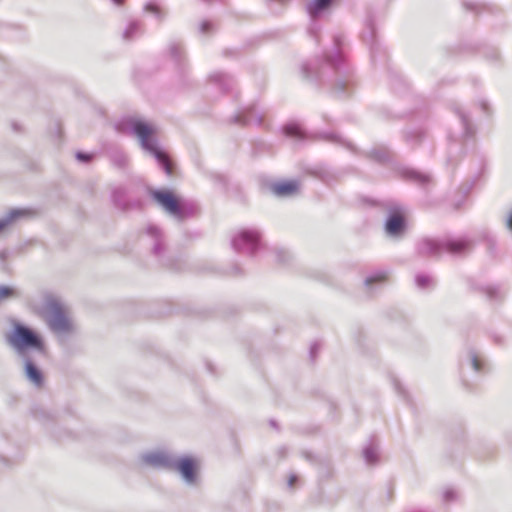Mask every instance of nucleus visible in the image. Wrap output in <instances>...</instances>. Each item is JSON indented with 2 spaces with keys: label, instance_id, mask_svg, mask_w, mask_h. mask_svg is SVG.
<instances>
[{
  "label": "nucleus",
  "instance_id": "11",
  "mask_svg": "<svg viewBox=\"0 0 512 512\" xmlns=\"http://www.w3.org/2000/svg\"><path fill=\"white\" fill-rule=\"evenodd\" d=\"M461 368L463 373L466 369H470L476 374H482L486 372V362L480 354L471 350L468 352L467 357L462 361Z\"/></svg>",
  "mask_w": 512,
  "mask_h": 512
},
{
  "label": "nucleus",
  "instance_id": "33",
  "mask_svg": "<svg viewBox=\"0 0 512 512\" xmlns=\"http://www.w3.org/2000/svg\"><path fill=\"white\" fill-rule=\"evenodd\" d=\"M227 274H230V275L235 276V277L236 276H240V275L243 274V269L239 265L235 264V265L230 267L228 272L226 271V275Z\"/></svg>",
  "mask_w": 512,
  "mask_h": 512
},
{
  "label": "nucleus",
  "instance_id": "9",
  "mask_svg": "<svg viewBox=\"0 0 512 512\" xmlns=\"http://www.w3.org/2000/svg\"><path fill=\"white\" fill-rule=\"evenodd\" d=\"M389 216L385 222V230L389 236H399L405 228L404 209L401 205L391 202L388 205Z\"/></svg>",
  "mask_w": 512,
  "mask_h": 512
},
{
  "label": "nucleus",
  "instance_id": "23",
  "mask_svg": "<svg viewBox=\"0 0 512 512\" xmlns=\"http://www.w3.org/2000/svg\"><path fill=\"white\" fill-rule=\"evenodd\" d=\"M387 279V274L383 271H378L365 279V285L371 288L374 284H381Z\"/></svg>",
  "mask_w": 512,
  "mask_h": 512
},
{
  "label": "nucleus",
  "instance_id": "26",
  "mask_svg": "<svg viewBox=\"0 0 512 512\" xmlns=\"http://www.w3.org/2000/svg\"><path fill=\"white\" fill-rule=\"evenodd\" d=\"M416 285L421 289L430 288L433 285V279L426 274H418L415 277Z\"/></svg>",
  "mask_w": 512,
  "mask_h": 512
},
{
  "label": "nucleus",
  "instance_id": "10",
  "mask_svg": "<svg viewBox=\"0 0 512 512\" xmlns=\"http://www.w3.org/2000/svg\"><path fill=\"white\" fill-rule=\"evenodd\" d=\"M229 123L239 126H260L263 123V114L255 105H250L240 109L235 115L231 116Z\"/></svg>",
  "mask_w": 512,
  "mask_h": 512
},
{
  "label": "nucleus",
  "instance_id": "40",
  "mask_svg": "<svg viewBox=\"0 0 512 512\" xmlns=\"http://www.w3.org/2000/svg\"><path fill=\"white\" fill-rule=\"evenodd\" d=\"M492 339H493V341L496 344H502L503 343V338L501 336H499V335H493Z\"/></svg>",
  "mask_w": 512,
  "mask_h": 512
},
{
  "label": "nucleus",
  "instance_id": "36",
  "mask_svg": "<svg viewBox=\"0 0 512 512\" xmlns=\"http://www.w3.org/2000/svg\"><path fill=\"white\" fill-rule=\"evenodd\" d=\"M393 385H394V387H395V390H396L399 394H401V395H405V391H404V389L402 388L401 383H400L397 379H394V380H393Z\"/></svg>",
  "mask_w": 512,
  "mask_h": 512
},
{
  "label": "nucleus",
  "instance_id": "3",
  "mask_svg": "<svg viewBox=\"0 0 512 512\" xmlns=\"http://www.w3.org/2000/svg\"><path fill=\"white\" fill-rule=\"evenodd\" d=\"M34 312L43 318L55 333H67L73 328L67 309L54 296H47L44 305L34 308Z\"/></svg>",
  "mask_w": 512,
  "mask_h": 512
},
{
  "label": "nucleus",
  "instance_id": "31",
  "mask_svg": "<svg viewBox=\"0 0 512 512\" xmlns=\"http://www.w3.org/2000/svg\"><path fill=\"white\" fill-rule=\"evenodd\" d=\"M457 499V493L455 490L453 489H446L444 492H443V501L445 503H450V502H453Z\"/></svg>",
  "mask_w": 512,
  "mask_h": 512
},
{
  "label": "nucleus",
  "instance_id": "24",
  "mask_svg": "<svg viewBox=\"0 0 512 512\" xmlns=\"http://www.w3.org/2000/svg\"><path fill=\"white\" fill-rule=\"evenodd\" d=\"M323 138L328 140V141H330V142L343 145L347 149L355 152V147L350 142L342 139L339 135H337L335 133H325V134H323Z\"/></svg>",
  "mask_w": 512,
  "mask_h": 512
},
{
  "label": "nucleus",
  "instance_id": "45",
  "mask_svg": "<svg viewBox=\"0 0 512 512\" xmlns=\"http://www.w3.org/2000/svg\"><path fill=\"white\" fill-rule=\"evenodd\" d=\"M18 214H20V212H13L11 216H12V218H14V217H16Z\"/></svg>",
  "mask_w": 512,
  "mask_h": 512
},
{
  "label": "nucleus",
  "instance_id": "30",
  "mask_svg": "<svg viewBox=\"0 0 512 512\" xmlns=\"http://www.w3.org/2000/svg\"><path fill=\"white\" fill-rule=\"evenodd\" d=\"M225 91H226V97L228 95H230L231 97H233L235 99L238 97V92L234 89V81L229 79L227 76H226V88H225Z\"/></svg>",
  "mask_w": 512,
  "mask_h": 512
},
{
  "label": "nucleus",
  "instance_id": "7",
  "mask_svg": "<svg viewBox=\"0 0 512 512\" xmlns=\"http://www.w3.org/2000/svg\"><path fill=\"white\" fill-rule=\"evenodd\" d=\"M153 200L158 203L168 213L183 218L185 216V206L180 197L169 189H160L152 191Z\"/></svg>",
  "mask_w": 512,
  "mask_h": 512
},
{
  "label": "nucleus",
  "instance_id": "17",
  "mask_svg": "<svg viewBox=\"0 0 512 512\" xmlns=\"http://www.w3.org/2000/svg\"><path fill=\"white\" fill-rule=\"evenodd\" d=\"M488 300L500 302L504 299L506 293L500 286L487 285L479 288Z\"/></svg>",
  "mask_w": 512,
  "mask_h": 512
},
{
  "label": "nucleus",
  "instance_id": "20",
  "mask_svg": "<svg viewBox=\"0 0 512 512\" xmlns=\"http://www.w3.org/2000/svg\"><path fill=\"white\" fill-rule=\"evenodd\" d=\"M145 461L156 467H166L168 465V457L163 452L151 453L145 457Z\"/></svg>",
  "mask_w": 512,
  "mask_h": 512
},
{
  "label": "nucleus",
  "instance_id": "32",
  "mask_svg": "<svg viewBox=\"0 0 512 512\" xmlns=\"http://www.w3.org/2000/svg\"><path fill=\"white\" fill-rule=\"evenodd\" d=\"M15 295L13 288L8 286H0V300L12 297Z\"/></svg>",
  "mask_w": 512,
  "mask_h": 512
},
{
  "label": "nucleus",
  "instance_id": "8",
  "mask_svg": "<svg viewBox=\"0 0 512 512\" xmlns=\"http://www.w3.org/2000/svg\"><path fill=\"white\" fill-rule=\"evenodd\" d=\"M455 113L459 117L461 130L449 134V140L451 142L449 146L450 152H455L458 149V144H460L462 140L472 138L475 134V127L471 123L469 116L459 107L455 108Z\"/></svg>",
  "mask_w": 512,
  "mask_h": 512
},
{
  "label": "nucleus",
  "instance_id": "38",
  "mask_svg": "<svg viewBox=\"0 0 512 512\" xmlns=\"http://www.w3.org/2000/svg\"><path fill=\"white\" fill-rule=\"evenodd\" d=\"M479 105L484 113H489V104L486 100L481 99Z\"/></svg>",
  "mask_w": 512,
  "mask_h": 512
},
{
  "label": "nucleus",
  "instance_id": "37",
  "mask_svg": "<svg viewBox=\"0 0 512 512\" xmlns=\"http://www.w3.org/2000/svg\"><path fill=\"white\" fill-rule=\"evenodd\" d=\"M319 348H320V346H319L318 343H314V344L311 345V347H310V357L312 359L315 358L316 353L318 352Z\"/></svg>",
  "mask_w": 512,
  "mask_h": 512
},
{
  "label": "nucleus",
  "instance_id": "1",
  "mask_svg": "<svg viewBox=\"0 0 512 512\" xmlns=\"http://www.w3.org/2000/svg\"><path fill=\"white\" fill-rule=\"evenodd\" d=\"M343 37L335 35L333 37V49L325 52L322 60H316L314 63H305L301 71L303 77L311 82H321L326 76L327 70L340 72L345 68V59L342 51Z\"/></svg>",
  "mask_w": 512,
  "mask_h": 512
},
{
  "label": "nucleus",
  "instance_id": "42",
  "mask_svg": "<svg viewBox=\"0 0 512 512\" xmlns=\"http://www.w3.org/2000/svg\"><path fill=\"white\" fill-rule=\"evenodd\" d=\"M9 223V220H0V231L5 228Z\"/></svg>",
  "mask_w": 512,
  "mask_h": 512
},
{
  "label": "nucleus",
  "instance_id": "12",
  "mask_svg": "<svg viewBox=\"0 0 512 512\" xmlns=\"http://www.w3.org/2000/svg\"><path fill=\"white\" fill-rule=\"evenodd\" d=\"M177 468L187 482L192 483L195 481L198 471V463L195 459L191 457L182 458L178 462Z\"/></svg>",
  "mask_w": 512,
  "mask_h": 512
},
{
  "label": "nucleus",
  "instance_id": "41",
  "mask_svg": "<svg viewBox=\"0 0 512 512\" xmlns=\"http://www.w3.org/2000/svg\"><path fill=\"white\" fill-rule=\"evenodd\" d=\"M77 158H78V159H80V160H85V161H87V160H89V159H90V156H89V155H84V154H82V153H78V154H77Z\"/></svg>",
  "mask_w": 512,
  "mask_h": 512
},
{
  "label": "nucleus",
  "instance_id": "18",
  "mask_svg": "<svg viewBox=\"0 0 512 512\" xmlns=\"http://www.w3.org/2000/svg\"><path fill=\"white\" fill-rule=\"evenodd\" d=\"M352 82L349 78L348 72L345 70L344 78H337L334 83V93L339 96L348 95Z\"/></svg>",
  "mask_w": 512,
  "mask_h": 512
},
{
  "label": "nucleus",
  "instance_id": "44",
  "mask_svg": "<svg viewBox=\"0 0 512 512\" xmlns=\"http://www.w3.org/2000/svg\"><path fill=\"white\" fill-rule=\"evenodd\" d=\"M462 381H463V384H464L465 386H467V387H469V386H470L469 381H468L467 379H465L464 377H463Z\"/></svg>",
  "mask_w": 512,
  "mask_h": 512
},
{
  "label": "nucleus",
  "instance_id": "16",
  "mask_svg": "<svg viewBox=\"0 0 512 512\" xmlns=\"http://www.w3.org/2000/svg\"><path fill=\"white\" fill-rule=\"evenodd\" d=\"M332 2L333 0H311L307 4V12L312 18H316L329 8Z\"/></svg>",
  "mask_w": 512,
  "mask_h": 512
},
{
  "label": "nucleus",
  "instance_id": "22",
  "mask_svg": "<svg viewBox=\"0 0 512 512\" xmlns=\"http://www.w3.org/2000/svg\"><path fill=\"white\" fill-rule=\"evenodd\" d=\"M363 455L367 464H376L378 461V448L373 443L366 446L363 450Z\"/></svg>",
  "mask_w": 512,
  "mask_h": 512
},
{
  "label": "nucleus",
  "instance_id": "2",
  "mask_svg": "<svg viewBox=\"0 0 512 512\" xmlns=\"http://www.w3.org/2000/svg\"><path fill=\"white\" fill-rule=\"evenodd\" d=\"M474 241L463 236L459 238H423L416 245L417 253L426 257H439L444 252L453 256H465L472 251Z\"/></svg>",
  "mask_w": 512,
  "mask_h": 512
},
{
  "label": "nucleus",
  "instance_id": "25",
  "mask_svg": "<svg viewBox=\"0 0 512 512\" xmlns=\"http://www.w3.org/2000/svg\"><path fill=\"white\" fill-rule=\"evenodd\" d=\"M425 135H426V133L424 130L415 129V130L408 131L406 133L405 137L409 143H417V142H420L422 139H424Z\"/></svg>",
  "mask_w": 512,
  "mask_h": 512
},
{
  "label": "nucleus",
  "instance_id": "35",
  "mask_svg": "<svg viewBox=\"0 0 512 512\" xmlns=\"http://www.w3.org/2000/svg\"><path fill=\"white\" fill-rule=\"evenodd\" d=\"M297 482H298V476L296 474H291L288 478L287 485L289 488H293Z\"/></svg>",
  "mask_w": 512,
  "mask_h": 512
},
{
  "label": "nucleus",
  "instance_id": "34",
  "mask_svg": "<svg viewBox=\"0 0 512 512\" xmlns=\"http://www.w3.org/2000/svg\"><path fill=\"white\" fill-rule=\"evenodd\" d=\"M288 454V448L286 446H280L276 449V455L279 459H284Z\"/></svg>",
  "mask_w": 512,
  "mask_h": 512
},
{
  "label": "nucleus",
  "instance_id": "15",
  "mask_svg": "<svg viewBox=\"0 0 512 512\" xmlns=\"http://www.w3.org/2000/svg\"><path fill=\"white\" fill-rule=\"evenodd\" d=\"M402 176L410 181H413L421 186H426L430 183L429 175L420 173L414 169L405 168L402 170Z\"/></svg>",
  "mask_w": 512,
  "mask_h": 512
},
{
  "label": "nucleus",
  "instance_id": "4",
  "mask_svg": "<svg viewBox=\"0 0 512 512\" xmlns=\"http://www.w3.org/2000/svg\"><path fill=\"white\" fill-rule=\"evenodd\" d=\"M136 136L140 139L144 149L150 151L164 168L168 176L174 174V164L170 157L157 147L152 136L155 134V127L147 122L136 121L133 125Z\"/></svg>",
  "mask_w": 512,
  "mask_h": 512
},
{
  "label": "nucleus",
  "instance_id": "19",
  "mask_svg": "<svg viewBox=\"0 0 512 512\" xmlns=\"http://www.w3.org/2000/svg\"><path fill=\"white\" fill-rule=\"evenodd\" d=\"M26 374L29 380L33 382L36 386L41 387L43 385L42 373L37 369V367L32 362L26 363Z\"/></svg>",
  "mask_w": 512,
  "mask_h": 512
},
{
  "label": "nucleus",
  "instance_id": "13",
  "mask_svg": "<svg viewBox=\"0 0 512 512\" xmlns=\"http://www.w3.org/2000/svg\"><path fill=\"white\" fill-rule=\"evenodd\" d=\"M270 188L272 193L278 197H290L299 192V183L295 180L276 182Z\"/></svg>",
  "mask_w": 512,
  "mask_h": 512
},
{
  "label": "nucleus",
  "instance_id": "43",
  "mask_svg": "<svg viewBox=\"0 0 512 512\" xmlns=\"http://www.w3.org/2000/svg\"><path fill=\"white\" fill-rule=\"evenodd\" d=\"M115 4L117 5H123L125 0H113Z\"/></svg>",
  "mask_w": 512,
  "mask_h": 512
},
{
  "label": "nucleus",
  "instance_id": "39",
  "mask_svg": "<svg viewBox=\"0 0 512 512\" xmlns=\"http://www.w3.org/2000/svg\"><path fill=\"white\" fill-rule=\"evenodd\" d=\"M506 226L512 230V211L506 217Z\"/></svg>",
  "mask_w": 512,
  "mask_h": 512
},
{
  "label": "nucleus",
  "instance_id": "14",
  "mask_svg": "<svg viewBox=\"0 0 512 512\" xmlns=\"http://www.w3.org/2000/svg\"><path fill=\"white\" fill-rule=\"evenodd\" d=\"M367 157L375 162L385 164L392 160V153L384 146H377L367 153Z\"/></svg>",
  "mask_w": 512,
  "mask_h": 512
},
{
  "label": "nucleus",
  "instance_id": "21",
  "mask_svg": "<svg viewBox=\"0 0 512 512\" xmlns=\"http://www.w3.org/2000/svg\"><path fill=\"white\" fill-rule=\"evenodd\" d=\"M363 41L369 45L373 49V45L375 43V26L374 22L371 18L366 20L365 30L362 34Z\"/></svg>",
  "mask_w": 512,
  "mask_h": 512
},
{
  "label": "nucleus",
  "instance_id": "27",
  "mask_svg": "<svg viewBox=\"0 0 512 512\" xmlns=\"http://www.w3.org/2000/svg\"><path fill=\"white\" fill-rule=\"evenodd\" d=\"M284 131L286 135L291 137L301 138L303 136L301 128L294 124L286 125Z\"/></svg>",
  "mask_w": 512,
  "mask_h": 512
},
{
  "label": "nucleus",
  "instance_id": "6",
  "mask_svg": "<svg viewBox=\"0 0 512 512\" xmlns=\"http://www.w3.org/2000/svg\"><path fill=\"white\" fill-rule=\"evenodd\" d=\"M9 343L18 351L33 348L44 351V344L41 338L32 330L22 325H16L13 333L8 338Z\"/></svg>",
  "mask_w": 512,
  "mask_h": 512
},
{
  "label": "nucleus",
  "instance_id": "5",
  "mask_svg": "<svg viewBox=\"0 0 512 512\" xmlns=\"http://www.w3.org/2000/svg\"><path fill=\"white\" fill-rule=\"evenodd\" d=\"M231 245L236 252L254 256L263 248L262 234L258 229H242L232 237Z\"/></svg>",
  "mask_w": 512,
  "mask_h": 512
},
{
  "label": "nucleus",
  "instance_id": "29",
  "mask_svg": "<svg viewBox=\"0 0 512 512\" xmlns=\"http://www.w3.org/2000/svg\"><path fill=\"white\" fill-rule=\"evenodd\" d=\"M145 10L149 13H153L155 14L156 16H158L159 18H163L164 16V13L161 9L160 6H158L157 4L155 3H148L146 6H145Z\"/></svg>",
  "mask_w": 512,
  "mask_h": 512
},
{
  "label": "nucleus",
  "instance_id": "28",
  "mask_svg": "<svg viewBox=\"0 0 512 512\" xmlns=\"http://www.w3.org/2000/svg\"><path fill=\"white\" fill-rule=\"evenodd\" d=\"M276 261L284 263L289 259V253L283 249L274 248L272 250Z\"/></svg>",
  "mask_w": 512,
  "mask_h": 512
},
{
  "label": "nucleus",
  "instance_id": "46",
  "mask_svg": "<svg viewBox=\"0 0 512 512\" xmlns=\"http://www.w3.org/2000/svg\"><path fill=\"white\" fill-rule=\"evenodd\" d=\"M305 457H306L307 459H310L311 455H310L309 453H305Z\"/></svg>",
  "mask_w": 512,
  "mask_h": 512
}]
</instances>
